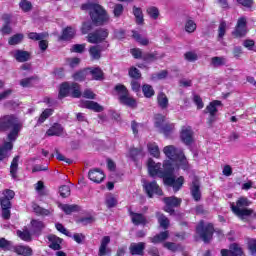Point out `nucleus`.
<instances>
[{"instance_id": "58", "label": "nucleus", "mask_w": 256, "mask_h": 256, "mask_svg": "<svg viewBox=\"0 0 256 256\" xmlns=\"http://www.w3.org/2000/svg\"><path fill=\"white\" fill-rule=\"evenodd\" d=\"M197 30V24L193 20H187L185 24V31L187 33H195Z\"/></svg>"}, {"instance_id": "55", "label": "nucleus", "mask_w": 256, "mask_h": 256, "mask_svg": "<svg viewBox=\"0 0 256 256\" xmlns=\"http://www.w3.org/2000/svg\"><path fill=\"white\" fill-rule=\"evenodd\" d=\"M230 251L232 256H242L243 255V248L237 243H233L230 245Z\"/></svg>"}, {"instance_id": "27", "label": "nucleus", "mask_w": 256, "mask_h": 256, "mask_svg": "<svg viewBox=\"0 0 256 256\" xmlns=\"http://www.w3.org/2000/svg\"><path fill=\"white\" fill-rule=\"evenodd\" d=\"M87 71L92 75L93 81H104L105 80V72L101 67H88L86 68Z\"/></svg>"}, {"instance_id": "57", "label": "nucleus", "mask_w": 256, "mask_h": 256, "mask_svg": "<svg viewBox=\"0 0 256 256\" xmlns=\"http://www.w3.org/2000/svg\"><path fill=\"white\" fill-rule=\"evenodd\" d=\"M130 87L134 93H140L143 86H141V80H131Z\"/></svg>"}, {"instance_id": "16", "label": "nucleus", "mask_w": 256, "mask_h": 256, "mask_svg": "<svg viewBox=\"0 0 256 256\" xmlns=\"http://www.w3.org/2000/svg\"><path fill=\"white\" fill-rule=\"evenodd\" d=\"M180 139L185 145L193 144V130L191 129V126L182 127L180 132Z\"/></svg>"}, {"instance_id": "49", "label": "nucleus", "mask_w": 256, "mask_h": 256, "mask_svg": "<svg viewBox=\"0 0 256 256\" xmlns=\"http://www.w3.org/2000/svg\"><path fill=\"white\" fill-rule=\"evenodd\" d=\"M146 13L147 15H149L150 19H153L154 21H157V19H159V15H160L159 8L155 6L148 7L146 9Z\"/></svg>"}, {"instance_id": "14", "label": "nucleus", "mask_w": 256, "mask_h": 256, "mask_svg": "<svg viewBox=\"0 0 256 256\" xmlns=\"http://www.w3.org/2000/svg\"><path fill=\"white\" fill-rule=\"evenodd\" d=\"M129 216L131 217V222L133 225H136V227H139V225H142L145 227V225L149 224V220H147V217L143 213H137L133 212V210H128Z\"/></svg>"}, {"instance_id": "64", "label": "nucleus", "mask_w": 256, "mask_h": 256, "mask_svg": "<svg viewBox=\"0 0 256 256\" xmlns=\"http://www.w3.org/2000/svg\"><path fill=\"white\" fill-rule=\"evenodd\" d=\"M125 11V8L123 7V4H115L113 9V15L116 18H119L123 15V12Z\"/></svg>"}, {"instance_id": "3", "label": "nucleus", "mask_w": 256, "mask_h": 256, "mask_svg": "<svg viewBox=\"0 0 256 256\" xmlns=\"http://www.w3.org/2000/svg\"><path fill=\"white\" fill-rule=\"evenodd\" d=\"M164 170H161V179H163L164 185L172 187L174 193H178L185 185V177L180 176L175 178V168L171 162L167 161L163 164Z\"/></svg>"}, {"instance_id": "31", "label": "nucleus", "mask_w": 256, "mask_h": 256, "mask_svg": "<svg viewBox=\"0 0 256 256\" xmlns=\"http://www.w3.org/2000/svg\"><path fill=\"white\" fill-rule=\"evenodd\" d=\"M150 243H153L154 245H157L159 243H163V241H167L169 239V231L165 230L160 232L159 234H156L153 237H150Z\"/></svg>"}, {"instance_id": "38", "label": "nucleus", "mask_w": 256, "mask_h": 256, "mask_svg": "<svg viewBox=\"0 0 256 256\" xmlns=\"http://www.w3.org/2000/svg\"><path fill=\"white\" fill-rule=\"evenodd\" d=\"M101 51H103V48L99 45L91 46L89 48V55L92 61H99V59H101Z\"/></svg>"}, {"instance_id": "6", "label": "nucleus", "mask_w": 256, "mask_h": 256, "mask_svg": "<svg viewBox=\"0 0 256 256\" xmlns=\"http://www.w3.org/2000/svg\"><path fill=\"white\" fill-rule=\"evenodd\" d=\"M195 233L203 243L209 245L213 241V235H215V225L211 222L200 220L195 227Z\"/></svg>"}, {"instance_id": "7", "label": "nucleus", "mask_w": 256, "mask_h": 256, "mask_svg": "<svg viewBox=\"0 0 256 256\" xmlns=\"http://www.w3.org/2000/svg\"><path fill=\"white\" fill-rule=\"evenodd\" d=\"M2 197H0V208H1V217L5 221L11 219V209L13 208V199H15V191L11 189H6L3 191Z\"/></svg>"}, {"instance_id": "51", "label": "nucleus", "mask_w": 256, "mask_h": 256, "mask_svg": "<svg viewBox=\"0 0 256 256\" xmlns=\"http://www.w3.org/2000/svg\"><path fill=\"white\" fill-rule=\"evenodd\" d=\"M86 77H87V68L83 70H79L72 75V79H74V81H80V82L85 81Z\"/></svg>"}, {"instance_id": "32", "label": "nucleus", "mask_w": 256, "mask_h": 256, "mask_svg": "<svg viewBox=\"0 0 256 256\" xmlns=\"http://www.w3.org/2000/svg\"><path fill=\"white\" fill-rule=\"evenodd\" d=\"M132 13L135 17L136 25H145V18L143 15V10L140 7L134 6L132 8Z\"/></svg>"}, {"instance_id": "60", "label": "nucleus", "mask_w": 256, "mask_h": 256, "mask_svg": "<svg viewBox=\"0 0 256 256\" xmlns=\"http://www.w3.org/2000/svg\"><path fill=\"white\" fill-rule=\"evenodd\" d=\"M59 194L63 199H67V197L71 195V188L67 185H63L59 188Z\"/></svg>"}, {"instance_id": "41", "label": "nucleus", "mask_w": 256, "mask_h": 256, "mask_svg": "<svg viewBox=\"0 0 256 256\" xmlns=\"http://www.w3.org/2000/svg\"><path fill=\"white\" fill-rule=\"evenodd\" d=\"M32 209H33L34 213L38 216L47 217V216L51 215V211L39 206V204H37V203L32 204Z\"/></svg>"}, {"instance_id": "13", "label": "nucleus", "mask_w": 256, "mask_h": 256, "mask_svg": "<svg viewBox=\"0 0 256 256\" xmlns=\"http://www.w3.org/2000/svg\"><path fill=\"white\" fill-rule=\"evenodd\" d=\"M144 189L146 191L147 196L150 199H153V195H158L159 197H163V190L157 184V181L148 182L144 185Z\"/></svg>"}, {"instance_id": "2", "label": "nucleus", "mask_w": 256, "mask_h": 256, "mask_svg": "<svg viewBox=\"0 0 256 256\" xmlns=\"http://www.w3.org/2000/svg\"><path fill=\"white\" fill-rule=\"evenodd\" d=\"M81 9L82 11L89 12L90 19L95 27H102V25L109 23V14L103 6L97 3L87 2L82 4Z\"/></svg>"}, {"instance_id": "42", "label": "nucleus", "mask_w": 256, "mask_h": 256, "mask_svg": "<svg viewBox=\"0 0 256 256\" xmlns=\"http://www.w3.org/2000/svg\"><path fill=\"white\" fill-rule=\"evenodd\" d=\"M61 209L66 215H71V213H78V211H81V208L77 204H64Z\"/></svg>"}, {"instance_id": "63", "label": "nucleus", "mask_w": 256, "mask_h": 256, "mask_svg": "<svg viewBox=\"0 0 256 256\" xmlns=\"http://www.w3.org/2000/svg\"><path fill=\"white\" fill-rule=\"evenodd\" d=\"M93 21L92 22H83L82 27H81V32L82 35H87V33H89V31H93Z\"/></svg>"}, {"instance_id": "43", "label": "nucleus", "mask_w": 256, "mask_h": 256, "mask_svg": "<svg viewBox=\"0 0 256 256\" xmlns=\"http://www.w3.org/2000/svg\"><path fill=\"white\" fill-rule=\"evenodd\" d=\"M143 147L139 148H130L129 157L132 161H138L139 157H143Z\"/></svg>"}, {"instance_id": "23", "label": "nucleus", "mask_w": 256, "mask_h": 256, "mask_svg": "<svg viewBox=\"0 0 256 256\" xmlns=\"http://www.w3.org/2000/svg\"><path fill=\"white\" fill-rule=\"evenodd\" d=\"M49 241V249L53 251H61V244L63 243V238L58 237L55 234H50L47 236Z\"/></svg>"}, {"instance_id": "24", "label": "nucleus", "mask_w": 256, "mask_h": 256, "mask_svg": "<svg viewBox=\"0 0 256 256\" xmlns=\"http://www.w3.org/2000/svg\"><path fill=\"white\" fill-rule=\"evenodd\" d=\"M155 217L158 221L159 226L161 227V229H164V231H167V229L171 227V220H169V218L165 214H163V212H155Z\"/></svg>"}, {"instance_id": "37", "label": "nucleus", "mask_w": 256, "mask_h": 256, "mask_svg": "<svg viewBox=\"0 0 256 256\" xmlns=\"http://www.w3.org/2000/svg\"><path fill=\"white\" fill-rule=\"evenodd\" d=\"M163 247L165 249H168V251H171L172 253H177V252L185 251V247H183V245L177 244L175 242H165L163 244Z\"/></svg>"}, {"instance_id": "26", "label": "nucleus", "mask_w": 256, "mask_h": 256, "mask_svg": "<svg viewBox=\"0 0 256 256\" xmlns=\"http://www.w3.org/2000/svg\"><path fill=\"white\" fill-rule=\"evenodd\" d=\"M111 243V237L104 236L100 242L98 256H105L111 254V249L108 248Z\"/></svg>"}, {"instance_id": "40", "label": "nucleus", "mask_w": 256, "mask_h": 256, "mask_svg": "<svg viewBox=\"0 0 256 256\" xmlns=\"http://www.w3.org/2000/svg\"><path fill=\"white\" fill-rule=\"evenodd\" d=\"M157 104L160 109H167V107H169V98H167V94H165L164 92L158 93Z\"/></svg>"}, {"instance_id": "47", "label": "nucleus", "mask_w": 256, "mask_h": 256, "mask_svg": "<svg viewBox=\"0 0 256 256\" xmlns=\"http://www.w3.org/2000/svg\"><path fill=\"white\" fill-rule=\"evenodd\" d=\"M147 148L152 157L159 159L161 152L159 151V146L156 143H148Z\"/></svg>"}, {"instance_id": "44", "label": "nucleus", "mask_w": 256, "mask_h": 256, "mask_svg": "<svg viewBox=\"0 0 256 256\" xmlns=\"http://www.w3.org/2000/svg\"><path fill=\"white\" fill-rule=\"evenodd\" d=\"M128 76L131 80H141L143 74H141V70L137 69L135 66H131L128 70Z\"/></svg>"}, {"instance_id": "25", "label": "nucleus", "mask_w": 256, "mask_h": 256, "mask_svg": "<svg viewBox=\"0 0 256 256\" xmlns=\"http://www.w3.org/2000/svg\"><path fill=\"white\" fill-rule=\"evenodd\" d=\"M130 255H145V242L131 243L129 246Z\"/></svg>"}, {"instance_id": "53", "label": "nucleus", "mask_w": 256, "mask_h": 256, "mask_svg": "<svg viewBox=\"0 0 256 256\" xmlns=\"http://www.w3.org/2000/svg\"><path fill=\"white\" fill-rule=\"evenodd\" d=\"M28 39L31 41H41V39H45L47 34L45 32L37 33V32H30L27 34Z\"/></svg>"}, {"instance_id": "28", "label": "nucleus", "mask_w": 256, "mask_h": 256, "mask_svg": "<svg viewBox=\"0 0 256 256\" xmlns=\"http://www.w3.org/2000/svg\"><path fill=\"white\" fill-rule=\"evenodd\" d=\"M63 131H65V129L63 128V126L61 124L54 123L46 131V135H47V137H61V135H63Z\"/></svg>"}, {"instance_id": "39", "label": "nucleus", "mask_w": 256, "mask_h": 256, "mask_svg": "<svg viewBox=\"0 0 256 256\" xmlns=\"http://www.w3.org/2000/svg\"><path fill=\"white\" fill-rule=\"evenodd\" d=\"M55 113V109L53 108H46L42 113L40 114L39 118L37 119V125H43L44 122L51 117Z\"/></svg>"}, {"instance_id": "11", "label": "nucleus", "mask_w": 256, "mask_h": 256, "mask_svg": "<svg viewBox=\"0 0 256 256\" xmlns=\"http://www.w3.org/2000/svg\"><path fill=\"white\" fill-rule=\"evenodd\" d=\"M107 37H109V29L98 28L94 32L88 34L87 41L92 44L103 43Z\"/></svg>"}, {"instance_id": "19", "label": "nucleus", "mask_w": 256, "mask_h": 256, "mask_svg": "<svg viewBox=\"0 0 256 256\" xmlns=\"http://www.w3.org/2000/svg\"><path fill=\"white\" fill-rule=\"evenodd\" d=\"M88 179L93 183H102L105 179V173L99 168H94L88 172Z\"/></svg>"}, {"instance_id": "35", "label": "nucleus", "mask_w": 256, "mask_h": 256, "mask_svg": "<svg viewBox=\"0 0 256 256\" xmlns=\"http://www.w3.org/2000/svg\"><path fill=\"white\" fill-rule=\"evenodd\" d=\"M221 105L222 103L220 100H213L209 103V105L206 106V108L204 109V113H209V115H217V111H219L217 107Z\"/></svg>"}, {"instance_id": "30", "label": "nucleus", "mask_w": 256, "mask_h": 256, "mask_svg": "<svg viewBox=\"0 0 256 256\" xmlns=\"http://www.w3.org/2000/svg\"><path fill=\"white\" fill-rule=\"evenodd\" d=\"M85 109H89L90 111H94V113H102V111H105V108L98 104L95 101L86 100L84 102Z\"/></svg>"}, {"instance_id": "48", "label": "nucleus", "mask_w": 256, "mask_h": 256, "mask_svg": "<svg viewBox=\"0 0 256 256\" xmlns=\"http://www.w3.org/2000/svg\"><path fill=\"white\" fill-rule=\"evenodd\" d=\"M23 39H25V35L21 33L14 34L8 40V45H19L23 43Z\"/></svg>"}, {"instance_id": "56", "label": "nucleus", "mask_w": 256, "mask_h": 256, "mask_svg": "<svg viewBox=\"0 0 256 256\" xmlns=\"http://www.w3.org/2000/svg\"><path fill=\"white\" fill-rule=\"evenodd\" d=\"M184 59L185 61H189V63H195L199 59V56L193 51H188L184 54Z\"/></svg>"}, {"instance_id": "10", "label": "nucleus", "mask_w": 256, "mask_h": 256, "mask_svg": "<svg viewBox=\"0 0 256 256\" xmlns=\"http://www.w3.org/2000/svg\"><path fill=\"white\" fill-rule=\"evenodd\" d=\"M162 201L164 203L163 211L169 215H175V209L181 207V203H183V199L177 196L164 197Z\"/></svg>"}, {"instance_id": "12", "label": "nucleus", "mask_w": 256, "mask_h": 256, "mask_svg": "<svg viewBox=\"0 0 256 256\" xmlns=\"http://www.w3.org/2000/svg\"><path fill=\"white\" fill-rule=\"evenodd\" d=\"M247 36V18L242 16L238 18L237 24L232 31V37L234 39H243V37Z\"/></svg>"}, {"instance_id": "50", "label": "nucleus", "mask_w": 256, "mask_h": 256, "mask_svg": "<svg viewBox=\"0 0 256 256\" xmlns=\"http://www.w3.org/2000/svg\"><path fill=\"white\" fill-rule=\"evenodd\" d=\"M132 37L135 39V41H137V43H140V45H149V39L143 38V36H141V34L135 30H132Z\"/></svg>"}, {"instance_id": "52", "label": "nucleus", "mask_w": 256, "mask_h": 256, "mask_svg": "<svg viewBox=\"0 0 256 256\" xmlns=\"http://www.w3.org/2000/svg\"><path fill=\"white\" fill-rule=\"evenodd\" d=\"M227 59L225 57H219V56H214L211 58V65L213 67H222L223 65H226Z\"/></svg>"}, {"instance_id": "21", "label": "nucleus", "mask_w": 256, "mask_h": 256, "mask_svg": "<svg viewBox=\"0 0 256 256\" xmlns=\"http://www.w3.org/2000/svg\"><path fill=\"white\" fill-rule=\"evenodd\" d=\"M32 235L39 237L45 229V223L39 219H32L30 221Z\"/></svg>"}, {"instance_id": "8", "label": "nucleus", "mask_w": 256, "mask_h": 256, "mask_svg": "<svg viewBox=\"0 0 256 256\" xmlns=\"http://www.w3.org/2000/svg\"><path fill=\"white\" fill-rule=\"evenodd\" d=\"M114 91H116L119 103L121 105L130 107V109H137V100L131 96V94L129 93V89H127V86L123 84H117L114 87Z\"/></svg>"}, {"instance_id": "4", "label": "nucleus", "mask_w": 256, "mask_h": 256, "mask_svg": "<svg viewBox=\"0 0 256 256\" xmlns=\"http://www.w3.org/2000/svg\"><path fill=\"white\" fill-rule=\"evenodd\" d=\"M163 153L170 161L176 163L177 167L183 169V171H188L189 161H187V157H185V153L181 149L169 145L164 147Z\"/></svg>"}, {"instance_id": "9", "label": "nucleus", "mask_w": 256, "mask_h": 256, "mask_svg": "<svg viewBox=\"0 0 256 256\" xmlns=\"http://www.w3.org/2000/svg\"><path fill=\"white\" fill-rule=\"evenodd\" d=\"M243 207H249V199L245 197H240L236 202V206L235 204H231L232 212L236 214V216L242 221L245 219V217H250V215H253V210Z\"/></svg>"}, {"instance_id": "54", "label": "nucleus", "mask_w": 256, "mask_h": 256, "mask_svg": "<svg viewBox=\"0 0 256 256\" xmlns=\"http://www.w3.org/2000/svg\"><path fill=\"white\" fill-rule=\"evenodd\" d=\"M255 2L253 1H238V5H241L243 11H254Z\"/></svg>"}, {"instance_id": "17", "label": "nucleus", "mask_w": 256, "mask_h": 256, "mask_svg": "<svg viewBox=\"0 0 256 256\" xmlns=\"http://www.w3.org/2000/svg\"><path fill=\"white\" fill-rule=\"evenodd\" d=\"M11 251L19 256H33V248H31L29 245H15L11 247Z\"/></svg>"}, {"instance_id": "1", "label": "nucleus", "mask_w": 256, "mask_h": 256, "mask_svg": "<svg viewBox=\"0 0 256 256\" xmlns=\"http://www.w3.org/2000/svg\"><path fill=\"white\" fill-rule=\"evenodd\" d=\"M23 129V123L19 121V118L15 114L4 115L0 117V133H7L8 141L6 143H14L19 137V133Z\"/></svg>"}, {"instance_id": "59", "label": "nucleus", "mask_w": 256, "mask_h": 256, "mask_svg": "<svg viewBox=\"0 0 256 256\" xmlns=\"http://www.w3.org/2000/svg\"><path fill=\"white\" fill-rule=\"evenodd\" d=\"M105 205L108 209H113V207H117V198L113 195L107 196L105 200Z\"/></svg>"}, {"instance_id": "29", "label": "nucleus", "mask_w": 256, "mask_h": 256, "mask_svg": "<svg viewBox=\"0 0 256 256\" xmlns=\"http://www.w3.org/2000/svg\"><path fill=\"white\" fill-rule=\"evenodd\" d=\"M163 57H165V54L159 55V52L157 51L146 52V53H143L142 61H144V63H153L154 61L163 59Z\"/></svg>"}, {"instance_id": "33", "label": "nucleus", "mask_w": 256, "mask_h": 256, "mask_svg": "<svg viewBox=\"0 0 256 256\" xmlns=\"http://www.w3.org/2000/svg\"><path fill=\"white\" fill-rule=\"evenodd\" d=\"M16 234L17 237H19L21 241H25V243H31V241H33V232L31 233L27 228L23 230H17Z\"/></svg>"}, {"instance_id": "34", "label": "nucleus", "mask_w": 256, "mask_h": 256, "mask_svg": "<svg viewBox=\"0 0 256 256\" xmlns=\"http://www.w3.org/2000/svg\"><path fill=\"white\" fill-rule=\"evenodd\" d=\"M19 159H21V157L19 155L15 156L10 164V177H12V179H17V172L19 171Z\"/></svg>"}, {"instance_id": "5", "label": "nucleus", "mask_w": 256, "mask_h": 256, "mask_svg": "<svg viewBox=\"0 0 256 256\" xmlns=\"http://www.w3.org/2000/svg\"><path fill=\"white\" fill-rule=\"evenodd\" d=\"M83 93L81 92V84L77 82H62L58 91V99H65V97H72V99H81Z\"/></svg>"}, {"instance_id": "61", "label": "nucleus", "mask_w": 256, "mask_h": 256, "mask_svg": "<svg viewBox=\"0 0 256 256\" xmlns=\"http://www.w3.org/2000/svg\"><path fill=\"white\" fill-rule=\"evenodd\" d=\"M248 251L251 256H256V239L252 238L247 243Z\"/></svg>"}, {"instance_id": "45", "label": "nucleus", "mask_w": 256, "mask_h": 256, "mask_svg": "<svg viewBox=\"0 0 256 256\" xmlns=\"http://www.w3.org/2000/svg\"><path fill=\"white\" fill-rule=\"evenodd\" d=\"M142 93L146 99H151V97H155V89H153V86H151V84H143Z\"/></svg>"}, {"instance_id": "18", "label": "nucleus", "mask_w": 256, "mask_h": 256, "mask_svg": "<svg viewBox=\"0 0 256 256\" xmlns=\"http://www.w3.org/2000/svg\"><path fill=\"white\" fill-rule=\"evenodd\" d=\"M75 35H77V30L71 26H67L62 29L61 35L58 37V41H71L75 39Z\"/></svg>"}, {"instance_id": "22", "label": "nucleus", "mask_w": 256, "mask_h": 256, "mask_svg": "<svg viewBox=\"0 0 256 256\" xmlns=\"http://www.w3.org/2000/svg\"><path fill=\"white\" fill-rule=\"evenodd\" d=\"M11 151H13V143L4 142L0 145V162L9 159L11 157Z\"/></svg>"}, {"instance_id": "36", "label": "nucleus", "mask_w": 256, "mask_h": 256, "mask_svg": "<svg viewBox=\"0 0 256 256\" xmlns=\"http://www.w3.org/2000/svg\"><path fill=\"white\" fill-rule=\"evenodd\" d=\"M14 57L18 63H26L31 59V53L25 50H17Z\"/></svg>"}, {"instance_id": "15", "label": "nucleus", "mask_w": 256, "mask_h": 256, "mask_svg": "<svg viewBox=\"0 0 256 256\" xmlns=\"http://www.w3.org/2000/svg\"><path fill=\"white\" fill-rule=\"evenodd\" d=\"M148 173L150 177H160L161 179V163H155L153 158H149L147 162Z\"/></svg>"}, {"instance_id": "62", "label": "nucleus", "mask_w": 256, "mask_h": 256, "mask_svg": "<svg viewBox=\"0 0 256 256\" xmlns=\"http://www.w3.org/2000/svg\"><path fill=\"white\" fill-rule=\"evenodd\" d=\"M52 75L55 77V79H65V68H54Z\"/></svg>"}, {"instance_id": "20", "label": "nucleus", "mask_w": 256, "mask_h": 256, "mask_svg": "<svg viewBox=\"0 0 256 256\" xmlns=\"http://www.w3.org/2000/svg\"><path fill=\"white\" fill-rule=\"evenodd\" d=\"M190 193L194 201H196V203H199V201H201L202 194L201 184H199V180L192 181V184L190 186Z\"/></svg>"}, {"instance_id": "46", "label": "nucleus", "mask_w": 256, "mask_h": 256, "mask_svg": "<svg viewBox=\"0 0 256 256\" xmlns=\"http://www.w3.org/2000/svg\"><path fill=\"white\" fill-rule=\"evenodd\" d=\"M175 131V124L174 123H165L160 128V133H163L165 137H169L171 133Z\"/></svg>"}]
</instances>
